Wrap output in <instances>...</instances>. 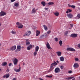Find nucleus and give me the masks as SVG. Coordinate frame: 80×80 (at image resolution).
<instances>
[{"label": "nucleus", "mask_w": 80, "mask_h": 80, "mask_svg": "<svg viewBox=\"0 0 80 80\" xmlns=\"http://www.w3.org/2000/svg\"><path fill=\"white\" fill-rule=\"evenodd\" d=\"M55 65H57V63L54 61V63H52L51 64L50 69L47 71H46V73H50L51 71H52L55 68L54 66H55Z\"/></svg>", "instance_id": "nucleus-1"}, {"label": "nucleus", "mask_w": 80, "mask_h": 80, "mask_svg": "<svg viewBox=\"0 0 80 80\" xmlns=\"http://www.w3.org/2000/svg\"><path fill=\"white\" fill-rule=\"evenodd\" d=\"M31 33V31H27L26 33H24L23 35L24 37H27V36H29L30 34Z\"/></svg>", "instance_id": "nucleus-2"}, {"label": "nucleus", "mask_w": 80, "mask_h": 80, "mask_svg": "<svg viewBox=\"0 0 80 80\" xmlns=\"http://www.w3.org/2000/svg\"><path fill=\"white\" fill-rule=\"evenodd\" d=\"M16 24L17 25H18V28H23V25L22 24V23H19V22H17L16 23Z\"/></svg>", "instance_id": "nucleus-3"}, {"label": "nucleus", "mask_w": 80, "mask_h": 80, "mask_svg": "<svg viewBox=\"0 0 80 80\" xmlns=\"http://www.w3.org/2000/svg\"><path fill=\"white\" fill-rule=\"evenodd\" d=\"M54 72L56 73H59L60 72V69L59 68H57L55 69Z\"/></svg>", "instance_id": "nucleus-4"}, {"label": "nucleus", "mask_w": 80, "mask_h": 80, "mask_svg": "<svg viewBox=\"0 0 80 80\" xmlns=\"http://www.w3.org/2000/svg\"><path fill=\"white\" fill-rule=\"evenodd\" d=\"M67 51H72L73 52H75V49L72 48H67Z\"/></svg>", "instance_id": "nucleus-5"}, {"label": "nucleus", "mask_w": 80, "mask_h": 80, "mask_svg": "<svg viewBox=\"0 0 80 80\" xmlns=\"http://www.w3.org/2000/svg\"><path fill=\"white\" fill-rule=\"evenodd\" d=\"M70 37H72V38H76L77 37V34L73 33L70 35Z\"/></svg>", "instance_id": "nucleus-6"}, {"label": "nucleus", "mask_w": 80, "mask_h": 80, "mask_svg": "<svg viewBox=\"0 0 80 80\" xmlns=\"http://www.w3.org/2000/svg\"><path fill=\"white\" fill-rule=\"evenodd\" d=\"M17 63H18V59L15 58L13 61V63L15 65H17Z\"/></svg>", "instance_id": "nucleus-7"}, {"label": "nucleus", "mask_w": 80, "mask_h": 80, "mask_svg": "<svg viewBox=\"0 0 80 80\" xmlns=\"http://www.w3.org/2000/svg\"><path fill=\"white\" fill-rule=\"evenodd\" d=\"M16 48H17V47L16 46H14L12 47L10 49L11 50L13 51V50H16Z\"/></svg>", "instance_id": "nucleus-8"}, {"label": "nucleus", "mask_w": 80, "mask_h": 80, "mask_svg": "<svg viewBox=\"0 0 80 80\" xmlns=\"http://www.w3.org/2000/svg\"><path fill=\"white\" fill-rule=\"evenodd\" d=\"M7 13L4 12L3 11H1V12H0V16H4V15H5Z\"/></svg>", "instance_id": "nucleus-9"}, {"label": "nucleus", "mask_w": 80, "mask_h": 80, "mask_svg": "<svg viewBox=\"0 0 80 80\" xmlns=\"http://www.w3.org/2000/svg\"><path fill=\"white\" fill-rule=\"evenodd\" d=\"M46 47L48 48V49H52V48L50 47V44L48 42H47L46 44Z\"/></svg>", "instance_id": "nucleus-10"}, {"label": "nucleus", "mask_w": 80, "mask_h": 80, "mask_svg": "<svg viewBox=\"0 0 80 80\" xmlns=\"http://www.w3.org/2000/svg\"><path fill=\"white\" fill-rule=\"evenodd\" d=\"M67 16L69 18H73V15L71 13L67 14Z\"/></svg>", "instance_id": "nucleus-11"}, {"label": "nucleus", "mask_w": 80, "mask_h": 80, "mask_svg": "<svg viewBox=\"0 0 80 80\" xmlns=\"http://www.w3.org/2000/svg\"><path fill=\"white\" fill-rule=\"evenodd\" d=\"M79 67V65L78 63H75L73 65V67L74 68H78Z\"/></svg>", "instance_id": "nucleus-12"}, {"label": "nucleus", "mask_w": 80, "mask_h": 80, "mask_svg": "<svg viewBox=\"0 0 80 80\" xmlns=\"http://www.w3.org/2000/svg\"><path fill=\"white\" fill-rule=\"evenodd\" d=\"M20 50H21V46L20 45L18 46L17 50L18 52H19V51H20Z\"/></svg>", "instance_id": "nucleus-13"}, {"label": "nucleus", "mask_w": 80, "mask_h": 80, "mask_svg": "<svg viewBox=\"0 0 80 80\" xmlns=\"http://www.w3.org/2000/svg\"><path fill=\"white\" fill-rule=\"evenodd\" d=\"M36 32V35L37 37L38 36V35H40V32L38 30H37Z\"/></svg>", "instance_id": "nucleus-14"}, {"label": "nucleus", "mask_w": 80, "mask_h": 80, "mask_svg": "<svg viewBox=\"0 0 80 80\" xmlns=\"http://www.w3.org/2000/svg\"><path fill=\"white\" fill-rule=\"evenodd\" d=\"M10 77V75H9V74H7L6 75H4L3 76V78H8Z\"/></svg>", "instance_id": "nucleus-15"}, {"label": "nucleus", "mask_w": 80, "mask_h": 80, "mask_svg": "<svg viewBox=\"0 0 80 80\" xmlns=\"http://www.w3.org/2000/svg\"><path fill=\"white\" fill-rule=\"evenodd\" d=\"M20 70H21V68L20 67L18 69H14V70L16 72H18L20 71Z\"/></svg>", "instance_id": "nucleus-16"}, {"label": "nucleus", "mask_w": 80, "mask_h": 80, "mask_svg": "<svg viewBox=\"0 0 80 80\" xmlns=\"http://www.w3.org/2000/svg\"><path fill=\"white\" fill-rule=\"evenodd\" d=\"M42 27L44 28L45 30H46V31H47V30H48V28H47V27L46 25H43L42 26Z\"/></svg>", "instance_id": "nucleus-17"}, {"label": "nucleus", "mask_w": 80, "mask_h": 80, "mask_svg": "<svg viewBox=\"0 0 80 80\" xmlns=\"http://www.w3.org/2000/svg\"><path fill=\"white\" fill-rule=\"evenodd\" d=\"M44 36H45L46 37H48L49 35L47 33H45L44 35H42V37H44Z\"/></svg>", "instance_id": "nucleus-18"}, {"label": "nucleus", "mask_w": 80, "mask_h": 80, "mask_svg": "<svg viewBox=\"0 0 80 80\" xmlns=\"http://www.w3.org/2000/svg\"><path fill=\"white\" fill-rule=\"evenodd\" d=\"M57 54L58 56H59V57H60L61 56V52H57Z\"/></svg>", "instance_id": "nucleus-19"}, {"label": "nucleus", "mask_w": 80, "mask_h": 80, "mask_svg": "<svg viewBox=\"0 0 80 80\" xmlns=\"http://www.w3.org/2000/svg\"><path fill=\"white\" fill-rule=\"evenodd\" d=\"M39 50V47L38 46H36L35 48V51L38 52Z\"/></svg>", "instance_id": "nucleus-20"}, {"label": "nucleus", "mask_w": 80, "mask_h": 80, "mask_svg": "<svg viewBox=\"0 0 80 80\" xmlns=\"http://www.w3.org/2000/svg\"><path fill=\"white\" fill-rule=\"evenodd\" d=\"M64 60H65V59H64L63 57H61L60 58V60L61 61V62H63V61H64Z\"/></svg>", "instance_id": "nucleus-21"}, {"label": "nucleus", "mask_w": 80, "mask_h": 80, "mask_svg": "<svg viewBox=\"0 0 80 80\" xmlns=\"http://www.w3.org/2000/svg\"><path fill=\"white\" fill-rule=\"evenodd\" d=\"M41 4H42L43 6H45L46 3L44 1H42L41 2Z\"/></svg>", "instance_id": "nucleus-22"}, {"label": "nucleus", "mask_w": 80, "mask_h": 80, "mask_svg": "<svg viewBox=\"0 0 80 80\" xmlns=\"http://www.w3.org/2000/svg\"><path fill=\"white\" fill-rule=\"evenodd\" d=\"M36 11V10L35 9V8H33L32 11V13H36V12H37Z\"/></svg>", "instance_id": "nucleus-23"}, {"label": "nucleus", "mask_w": 80, "mask_h": 80, "mask_svg": "<svg viewBox=\"0 0 80 80\" xmlns=\"http://www.w3.org/2000/svg\"><path fill=\"white\" fill-rule=\"evenodd\" d=\"M54 14L55 16H58V15H59V12H56L54 13Z\"/></svg>", "instance_id": "nucleus-24"}, {"label": "nucleus", "mask_w": 80, "mask_h": 80, "mask_svg": "<svg viewBox=\"0 0 80 80\" xmlns=\"http://www.w3.org/2000/svg\"><path fill=\"white\" fill-rule=\"evenodd\" d=\"M49 5H53L54 4V2H49L48 3Z\"/></svg>", "instance_id": "nucleus-25"}, {"label": "nucleus", "mask_w": 80, "mask_h": 80, "mask_svg": "<svg viewBox=\"0 0 80 80\" xmlns=\"http://www.w3.org/2000/svg\"><path fill=\"white\" fill-rule=\"evenodd\" d=\"M26 45H30V42L28 40H27L26 41Z\"/></svg>", "instance_id": "nucleus-26"}, {"label": "nucleus", "mask_w": 80, "mask_h": 80, "mask_svg": "<svg viewBox=\"0 0 80 80\" xmlns=\"http://www.w3.org/2000/svg\"><path fill=\"white\" fill-rule=\"evenodd\" d=\"M73 78V77H69V78H66L65 79L66 80H70L71 79H72Z\"/></svg>", "instance_id": "nucleus-27"}, {"label": "nucleus", "mask_w": 80, "mask_h": 80, "mask_svg": "<svg viewBox=\"0 0 80 80\" xmlns=\"http://www.w3.org/2000/svg\"><path fill=\"white\" fill-rule=\"evenodd\" d=\"M7 64V62H2V65L3 66H5Z\"/></svg>", "instance_id": "nucleus-28"}, {"label": "nucleus", "mask_w": 80, "mask_h": 80, "mask_svg": "<svg viewBox=\"0 0 80 80\" xmlns=\"http://www.w3.org/2000/svg\"><path fill=\"white\" fill-rule=\"evenodd\" d=\"M11 33H12V34H13V35H15V34H16V31H12L11 32Z\"/></svg>", "instance_id": "nucleus-29"}, {"label": "nucleus", "mask_w": 80, "mask_h": 80, "mask_svg": "<svg viewBox=\"0 0 80 80\" xmlns=\"http://www.w3.org/2000/svg\"><path fill=\"white\" fill-rule=\"evenodd\" d=\"M76 18V19L78 18V19H79V18H80V14H78Z\"/></svg>", "instance_id": "nucleus-30"}, {"label": "nucleus", "mask_w": 80, "mask_h": 80, "mask_svg": "<svg viewBox=\"0 0 80 80\" xmlns=\"http://www.w3.org/2000/svg\"><path fill=\"white\" fill-rule=\"evenodd\" d=\"M37 52L35 51L33 53L34 56H36V55H37Z\"/></svg>", "instance_id": "nucleus-31"}, {"label": "nucleus", "mask_w": 80, "mask_h": 80, "mask_svg": "<svg viewBox=\"0 0 80 80\" xmlns=\"http://www.w3.org/2000/svg\"><path fill=\"white\" fill-rule=\"evenodd\" d=\"M60 68L61 70L63 69V68H64V66L61 65V66H60Z\"/></svg>", "instance_id": "nucleus-32"}, {"label": "nucleus", "mask_w": 80, "mask_h": 80, "mask_svg": "<svg viewBox=\"0 0 80 80\" xmlns=\"http://www.w3.org/2000/svg\"><path fill=\"white\" fill-rule=\"evenodd\" d=\"M46 77H47L48 78H52V76L46 75Z\"/></svg>", "instance_id": "nucleus-33"}, {"label": "nucleus", "mask_w": 80, "mask_h": 80, "mask_svg": "<svg viewBox=\"0 0 80 80\" xmlns=\"http://www.w3.org/2000/svg\"><path fill=\"white\" fill-rule=\"evenodd\" d=\"M68 31H66V32H65L64 34L65 35H67L68 34Z\"/></svg>", "instance_id": "nucleus-34"}, {"label": "nucleus", "mask_w": 80, "mask_h": 80, "mask_svg": "<svg viewBox=\"0 0 80 80\" xmlns=\"http://www.w3.org/2000/svg\"><path fill=\"white\" fill-rule=\"evenodd\" d=\"M75 61H76V62H78L79 61V59H78V58H75Z\"/></svg>", "instance_id": "nucleus-35"}, {"label": "nucleus", "mask_w": 80, "mask_h": 80, "mask_svg": "<svg viewBox=\"0 0 80 80\" xmlns=\"http://www.w3.org/2000/svg\"><path fill=\"white\" fill-rule=\"evenodd\" d=\"M18 3H16L15 4L14 6H15V7H18Z\"/></svg>", "instance_id": "nucleus-36"}, {"label": "nucleus", "mask_w": 80, "mask_h": 80, "mask_svg": "<svg viewBox=\"0 0 80 80\" xmlns=\"http://www.w3.org/2000/svg\"><path fill=\"white\" fill-rule=\"evenodd\" d=\"M59 43L60 46H62V41H59Z\"/></svg>", "instance_id": "nucleus-37"}, {"label": "nucleus", "mask_w": 80, "mask_h": 80, "mask_svg": "<svg viewBox=\"0 0 80 80\" xmlns=\"http://www.w3.org/2000/svg\"><path fill=\"white\" fill-rule=\"evenodd\" d=\"M71 7L72 8H74V9H75V6H74V5H72L71 6Z\"/></svg>", "instance_id": "nucleus-38"}, {"label": "nucleus", "mask_w": 80, "mask_h": 80, "mask_svg": "<svg viewBox=\"0 0 80 80\" xmlns=\"http://www.w3.org/2000/svg\"><path fill=\"white\" fill-rule=\"evenodd\" d=\"M51 33V31H48L47 32V34H50Z\"/></svg>", "instance_id": "nucleus-39"}, {"label": "nucleus", "mask_w": 80, "mask_h": 80, "mask_svg": "<svg viewBox=\"0 0 80 80\" xmlns=\"http://www.w3.org/2000/svg\"><path fill=\"white\" fill-rule=\"evenodd\" d=\"M30 49H31V48H30L29 46H28L27 47L28 50H30Z\"/></svg>", "instance_id": "nucleus-40"}, {"label": "nucleus", "mask_w": 80, "mask_h": 80, "mask_svg": "<svg viewBox=\"0 0 80 80\" xmlns=\"http://www.w3.org/2000/svg\"><path fill=\"white\" fill-rule=\"evenodd\" d=\"M67 10H68V11L69 12H72V10H71V9H68Z\"/></svg>", "instance_id": "nucleus-41"}, {"label": "nucleus", "mask_w": 80, "mask_h": 80, "mask_svg": "<svg viewBox=\"0 0 80 80\" xmlns=\"http://www.w3.org/2000/svg\"><path fill=\"white\" fill-rule=\"evenodd\" d=\"M29 47L31 48H32V45H30Z\"/></svg>", "instance_id": "nucleus-42"}, {"label": "nucleus", "mask_w": 80, "mask_h": 80, "mask_svg": "<svg viewBox=\"0 0 80 80\" xmlns=\"http://www.w3.org/2000/svg\"><path fill=\"white\" fill-rule=\"evenodd\" d=\"M70 26L71 27H73V24H70Z\"/></svg>", "instance_id": "nucleus-43"}, {"label": "nucleus", "mask_w": 80, "mask_h": 80, "mask_svg": "<svg viewBox=\"0 0 80 80\" xmlns=\"http://www.w3.org/2000/svg\"><path fill=\"white\" fill-rule=\"evenodd\" d=\"M72 71H70L68 72V73H72Z\"/></svg>", "instance_id": "nucleus-44"}, {"label": "nucleus", "mask_w": 80, "mask_h": 80, "mask_svg": "<svg viewBox=\"0 0 80 80\" xmlns=\"http://www.w3.org/2000/svg\"><path fill=\"white\" fill-rule=\"evenodd\" d=\"M78 47L79 48H80V44H78Z\"/></svg>", "instance_id": "nucleus-45"}, {"label": "nucleus", "mask_w": 80, "mask_h": 80, "mask_svg": "<svg viewBox=\"0 0 80 80\" xmlns=\"http://www.w3.org/2000/svg\"><path fill=\"white\" fill-rule=\"evenodd\" d=\"M12 64L11 63H10L9 64V67H11V66H12Z\"/></svg>", "instance_id": "nucleus-46"}, {"label": "nucleus", "mask_w": 80, "mask_h": 80, "mask_svg": "<svg viewBox=\"0 0 80 80\" xmlns=\"http://www.w3.org/2000/svg\"><path fill=\"white\" fill-rule=\"evenodd\" d=\"M68 7H71L72 6H71L70 4H68Z\"/></svg>", "instance_id": "nucleus-47"}, {"label": "nucleus", "mask_w": 80, "mask_h": 80, "mask_svg": "<svg viewBox=\"0 0 80 80\" xmlns=\"http://www.w3.org/2000/svg\"><path fill=\"white\" fill-rule=\"evenodd\" d=\"M55 41H56L57 42V41H58V39H57V38H55Z\"/></svg>", "instance_id": "nucleus-48"}, {"label": "nucleus", "mask_w": 80, "mask_h": 80, "mask_svg": "<svg viewBox=\"0 0 80 80\" xmlns=\"http://www.w3.org/2000/svg\"><path fill=\"white\" fill-rule=\"evenodd\" d=\"M12 80H17V78H14Z\"/></svg>", "instance_id": "nucleus-49"}, {"label": "nucleus", "mask_w": 80, "mask_h": 80, "mask_svg": "<svg viewBox=\"0 0 80 80\" xmlns=\"http://www.w3.org/2000/svg\"><path fill=\"white\" fill-rule=\"evenodd\" d=\"M68 10H67V11H66V13H68Z\"/></svg>", "instance_id": "nucleus-50"}, {"label": "nucleus", "mask_w": 80, "mask_h": 80, "mask_svg": "<svg viewBox=\"0 0 80 80\" xmlns=\"http://www.w3.org/2000/svg\"><path fill=\"white\" fill-rule=\"evenodd\" d=\"M57 63H59V61H58L57 60L56 61Z\"/></svg>", "instance_id": "nucleus-51"}, {"label": "nucleus", "mask_w": 80, "mask_h": 80, "mask_svg": "<svg viewBox=\"0 0 80 80\" xmlns=\"http://www.w3.org/2000/svg\"><path fill=\"white\" fill-rule=\"evenodd\" d=\"M45 10H48V8H45Z\"/></svg>", "instance_id": "nucleus-52"}, {"label": "nucleus", "mask_w": 80, "mask_h": 80, "mask_svg": "<svg viewBox=\"0 0 80 80\" xmlns=\"http://www.w3.org/2000/svg\"><path fill=\"white\" fill-rule=\"evenodd\" d=\"M9 71V70H8V69H7V72H8Z\"/></svg>", "instance_id": "nucleus-53"}, {"label": "nucleus", "mask_w": 80, "mask_h": 80, "mask_svg": "<svg viewBox=\"0 0 80 80\" xmlns=\"http://www.w3.org/2000/svg\"><path fill=\"white\" fill-rule=\"evenodd\" d=\"M72 80H75V78H74L73 79H72Z\"/></svg>", "instance_id": "nucleus-54"}, {"label": "nucleus", "mask_w": 80, "mask_h": 80, "mask_svg": "<svg viewBox=\"0 0 80 80\" xmlns=\"http://www.w3.org/2000/svg\"><path fill=\"white\" fill-rule=\"evenodd\" d=\"M39 80H43L42 79V78H39Z\"/></svg>", "instance_id": "nucleus-55"}, {"label": "nucleus", "mask_w": 80, "mask_h": 80, "mask_svg": "<svg viewBox=\"0 0 80 80\" xmlns=\"http://www.w3.org/2000/svg\"><path fill=\"white\" fill-rule=\"evenodd\" d=\"M34 28V29H36V27H34V28Z\"/></svg>", "instance_id": "nucleus-56"}, {"label": "nucleus", "mask_w": 80, "mask_h": 80, "mask_svg": "<svg viewBox=\"0 0 80 80\" xmlns=\"http://www.w3.org/2000/svg\"><path fill=\"white\" fill-rule=\"evenodd\" d=\"M1 26H2V24L0 23V27H1Z\"/></svg>", "instance_id": "nucleus-57"}, {"label": "nucleus", "mask_w": 80, "mask_h": 80, "mask_svg": "<svg viewBox=\"0 0 80 80\" xmlns=\"http://www.w3.org/2000/svg\"><path fill=\"white\" fill-rule=\"evenodd\" d=\"M23 65H25V63H23Z\"/></svg>", "instance_id": "nucleus-58"}, {"label": "nucleus", "mask_w": 80, "mask_h": 80, "mask_svg": "<svg viewBox=\"0 0 80 80\" xmlns=\"http://www.w3.org/2000/svg\"><path fill=\"white\" fill-rule=\"evenodd\" d=\"M1 71V69L0 68V72Z\"/></svg>", "instance_id": "nucleus-59"}, {"label": "nucleus", "mask_w": 80, "mask_h": 80, "mask_svg": "<svg viewBox=\"0 0 80 80\" xmlns=\"http://www.w3.org/2000/svg\"><path fill=\"white\" fill-rule=\"evenodd\" d=\"M69 29H71V28H69Z\"/></svg>", "instance_id": "nucleus-60"}, {"label": "nucleus", "mask_w": 80, "mask_h": 80, "mask_svg": "<svg viewBox=\"0 0 80 80\" xmlns=\"http://www.w3.org/2000/svg\"><path fill=\"white\" fill-rule=\"evenodd\" d=\"M1 45V44L0 43V46Z\"/></svg>", "instance_id": "nucleus-61"}, {"label": "nucleus", "mask_w": 80, "mask_h": 80, "mask_svg": "<svg viewBox=\"0 0 80 80\" xmlns=\"http://www.w3.org/2000/svg\"><path fill=\"white\" fill-rule=\"evenodd\" d=\"M47 0V1H48L49 0Z\"/></svg>", "instance_id": "nucleus-62"}, {"label": "nucleus", "mask_w": 80, "mask_h": 80, "mask_svg": "<svg viewBox=\"0 0 80 80\" xmlns=\"http://www.w3.org/2000/svg\"><path fill=\"white\" fill-rule=\"evenodd\" d=\"M69 32H70V31H69Z\"/></svg>", "instance_id": "nucleus-63"}]
</instances>
